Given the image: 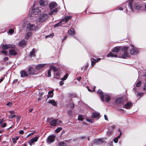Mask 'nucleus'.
Listing matches in <instances>:
<instances>
[{
    "label": "nucleus",
    "instance_id": "13d9d810",
    "mask_svg": "<svg viewBox=\"0 0 146 146\" xmlns=\"http://www.w3.org/2000/svg\"><path fill=\"white\" fill-rule=\"evenodd\" d=\"M86 121H88V122H89L90 123H91L92 122V121L91 120H90V119H86Z\"/></svg>",
    "mask_w": 146,
    "mask_h": 146
},
{
    "label": "nucleus",
    "instance_id": "3c124183",
    "mask_svg": "<svg viewBox=\"0 0 146 146\" xmlns=\"http://www.w3.org/2000/svg\"><path fill=\"white\" fill-rule=\"evenodd\" d=\"M8 59V57H5L3 59V60L4 61H5L7 60Z\"/></svg>",
    "mask_w": 146,
    "mask_h": 146
},
{
    "label": "nucleus",
    "instance_id": "6e6d98bb",
    "mask_svg": "<svg viewBox=\"0 0 146 146\" xmlns=\"http://www.w3.org/2000/svg\"><path fill=\"white\" fill-rule=\"evenodd\" d=\"M81 79V77L80 76H79L77 78V80L78 81H80Z\"/></svg>",
    "mask_w": 146,
    "mask_h": 146
},
{
    "label": "nucleus",
    "instance_id": "9b49d317",
    "mask_svg": "<svg viewBox=\"0 0 146 146\" xmlns=\"http://www.w3.org/2000/svg\"><path fill=\"white\" fill-rule=\"evenodd\" d=\"M116 102L117 104H121L124 103L123 99L121 97L117 98L115 99Z\"/></svg>",
    "mask_w": 146,
    "mask_h": 146
},
{
    "label": "nucleus",
    "instance_id": "a211bd4d",
    "mask_svg": "<svg viewBox=\"0 0 146 146\" xmlns=\"http://www.w3.org/2000/svg\"><path fill=\"white\" fill-rule=\"evenodd\" d=\"M21 76V77H24L27 76L28 74L27 72L24 71H22L20 72Z\"/></svg>",
    "mask_w": 146,
    "mask_h": 146
},
{
    "label": "nucleus",
    "instance_id": "72a5a7b5",
    "mask_svg": "<svg viewBox=\"0 0 146 146\" xmlns=\"http://www.w3.org/2000/svg\"><path fill=\"white\" fill-rule=\"evenodd\" d=\"M141 84V82L140 80H139L136 84V87H140Z\"/></svg>",
    "mask_w": 146,
    "mask_h": 146
},
{
    "label": "nucleus",
    "instance_id": "aec40b11",
    "mask_svg": "<svg viewBox=\"0 0 146 146\" xmlns=\"http://www.w3.org/2000/svg\"><path fill=\"white\" fill-rule=\"evenodd\" d=\"M104 142V140L102 139H97L95 142L97 144H101Z\"/></svg>",
    "mask_w": 146,
    "mask_h": 146
},
{
    "label": "nucleus",
    "instance_id": "f03ea898",
    "mask_svg": "<svg viewBox=\"0 0 146 146\" xmlns=\"http://www.w3.org/2000/svg\"><path fill=\"white\" fill-rule=\"evenodd\" d=\"M57 4L56 3L52 2L50 3L49 7L50 11L49 13L50 15H55L58 11V8L56 7Z\"/></svg>",
    "mask_w": 146,
    "mask_h": 146
},
{
    "label": "nucleus",
    "instance_id": "338daca9",
    "mask_svg": "<svg viewBox=\"0 0 146 146\" xmlns=\"http://www.w3.org/2000/svg\"><path fill=\"white\" fill-rule=\"evenodd\" d=\"M3 120V119H0V125H1V123Z\"/></svg>",
    "mask_w": 146,
    "mask_h": 146
},
{
    "label": "nucleus",
    "instance_id": "49530a36",
    "mask_svg": "<svg viewBox=\"0 0 146 146\" xmlns=\"http://www.w3.org/2000/svg\"><path fill=\"white\" fill-rule=\"evenodd\" d=\"M115 127V125H112L111 126L109 127H108V129L109 130L111 128H112L113 130V129Z\"/></svg>",
    "mask_w": 146,
    "mask_h": 146
},
{
    "label": "nucleus",
    "instance_id": "6ab92c4d",
    "mask_svg": "<svg viewBox=\"0 0 146 146\" xmlns=\"http://www.w3.org/2000/svg\"><path fill=\"white\" fill-rule=\"evenodd\" d=\"M35 70L34 68L32 67H30L29 68L28 71V73L30 74H33Z\"/></svg>",
    "mask_w": 146,
    "mask_h": 146
},
{
    "label": "nucleus",
    "instance_id": "4468645a",
    "mask_svg": "<svg viewBox=\"0 0 146 146\" xmlns=\"http://www.w3.org/2000/svg\"><path fill=\"white\" fill-rule=\"evenodd\" d=\"M72 17L71 16H66L65 17L64 19L62 20V22L64 24L68 21Z\"/></svg>",
    "mask_w": 146,
    "mask_h": 146
},
{
    "label": "nucleus",
    "instance_id": "c756f323",
    "mask_svg": "<svg viewBox=\"0 0 146 146\" xmlns=\"http://www.w3.org/2000/svg\"><path fill=\"white\" fill-rule=\"evenodd\" d=\"M32 35V33L29 31L27 32L26 35L25 36V38L26 39H28Z\"/></svg>",
    "mask_w": 146,
    "mask_h": 146
},
{
    "label": "nucleus",
    "instance_id": "412c9836",
    "mask_svg": "<svg viewBox=\"0 0 146 146\" xmlns=\"http://www.w3.org/2000/svg\"><path fill=\"white\" fill-rule=\"evenodd\" d=\"M92 117L93 118H99L100 117V113H94L92 114Z\"/></svg>",
    "mask_w": 146,
    "mask_h": 146
},
{
    "label": "nucleus",
    "instance_id": "a18cd8bd",
    "mask_svg": "<svg viewBox=\"0 0 146 146\" xmlns=\"http://www.w3.org/2000/svg\"><path fill=\"white\" fill-rule=\"evenodd\" d=\"M16 115L15 114H12V115H10V119H13L14 117H15Z\"/></svg>",
    "mask_w": 146,
    "mask_h": 146
},
{
    "label": "nucleus",
    "instance_id": "5701e85b",
    "mask_svg": "<svg viewBox=\"0 0 146 146\" xmlns=\"http://www.w3.org/2000/svg\"><path fill=\"white\" fill-rule=\"evenodd\" d=\"M50 68L51 70H52L54 72H56L58 70V68L53 65L50 66Z\"/></svg>",
    "mask_w": 146,
    "mask_h": 146
},
{
    "label": "nucleus",
    "instance_id": "20e7f679",
    "mask_svg": "<svg viewBox=\"0 0 146 146\" xmlns=\"http://www.w3.org/2000/svg\"><path fill=\"white\" fill-rule=\"evenodd\" d=\"M48 15L46 14L43 13L40 15L39 17L36 19L38 22L42 23L45 21L48 18Z\"/></svg>",
    "mask_w": 146,
    "mask_h": 146
},
{
    "label": "nucleus",
    "instance_id": "603ef678",
    "mask_svg": "<svg viewBox=\"0 0 146 146\" xmlns=\"http://www.w3.org/2000/svg\"><path fill=\"white\" fill-rule=\"evenodd\" d=\"M24 133V131L22 130H21L19 132V133L21 134H23Z\"/></svg>",
    "mask_w": 146,
    "mask_h": 146
},
{
    "label": "nucleus",
    "instance_id": "a878e982",
    "mask_svg": "<svg viewBox=\"0 0 146 146\" xmlns=\"http://www.w3.org/2000/svg\"><path fill=\"white\" fill-rule=\"evenodd\" d=\"M54 91V90H52L51 91H49L48 92V94L49 95H48L47 98H52L53 96V92Z\"/></svg>",
    "mask_w": 146,
    "mask_h": 146
},
{
    "label": "nucleus",
    "instance_id": "f257e3e1",
    "mask_svg": "<svg viewBox=\"0 0 146 146\" xmlns=\"http://www.w3.org/2000/svg\"><path fill=\"white\" fill-rule=\"evenodd\" d=\"M97 93L100 95L101 101L102 102L104 101V97L105 98L106 102H108L110 101L111 97L110 94L108 93H105L104 95L103 93L100 90H99L97 91Z\"/></svg>",
    "mask_w": 146,
    "mask_h": 146
},
{
    "label": "nucleus",
    "instance_id": "052dcab7",
    "mask_svg": "<svg viewBox=\"0 0 146 146\" xmlns=\"http://www.w3.org/2000/svg\"><path fill=\"white\" fill-rule=\"evenodd\" d=\"M143 89L144 90H146V82L145 83L144 85Z\"/></svg>",
    "mask_w": 146,
    "mask_h": 146
},
{
    "label": "nucleus",
    "instance_id": "393cba45",
    "mask_svg": "<svg viewBox=\"0 0 146 146\" xmlns=\"http://www.w3.org/2000/svg\"><path fill=\"white\" fill-rule=\"evenodd\" d=\"M120 49L119 46H117L114 47L112 50L113 52H117L119 51Z\"/></svg>",
    "mask_w": 146,
    "mask_h": 146
},
{
    "label": "nucleus",
    "instance_id": "6e6552de",
    "mask_svg": "<svg viewBox=\"0 0 146 146\" xmlns=\"http://www.w3.org/2000/svg\"><path fill=\"white\" fill-rule=\"evenodd\" d=\"M42 8L40 7H36L35 9H34V10H32L33 11V14H32V15L33 14L36 15V13H40L42 12Z\"/></svg>",
    "mask_w": 146,
    "mask_h": 146
},
{
    "label": "nucleus",
    "instance_id": "423d86ee",
    "mask_svg": "<svg viewBox=\"0 0 146 146\" xmlns=\"http://www.w3.org/2000/svg\"><path fill=\"white\" fill-rule=\"evenodd\" d=\"M55 138V135H49L47 139V142L48 143H52L54 141Z\"/></svg>",
    "mask_w": 146,
    "mask_h": 146
},
{
    "label": "nucleus",
    "instance_id": "4d7b16f0",
    "mask_svg": "<svg viewBox=\"0 0 146 146\" xmlns=\"http://www.w3.org/2000/svg\"><path fill=\"white\" fill-rule=\"evenodd\" d=\"M34 132H32L31 133H29L27 136V137H29V136H31V135H33V134H34Z\"/></svg>",
    "mask_w": 146,
    "mask_h": 146
},
{
    "label": "nucleus",
    "instance_id": "864d4df0",
    "mask_svg": "<svg viewBox=\"0 0 146 146\" xmlns=\"http://www.w3.org/2000/svg\"><path fill=\"white\" fill-rule=\"evenodd\" d=\"M143 93H138L137 94V95L140 97H141L143 96Z\"/></svg>",
    "mask_w": 146,
    "mask_h": 146
},
{
    "label": "nucleus",
    "instance_id": "473e14b6",
    "mask_svg": "<svg viewBox=\"0 0 146 146\" xmlns=\"http://www.w3.org/2000/svg\"><path fill=\"white\" fill-rule=\"evenodd\" d=\"M39 4L43 7H44L45 5V4L44 3V1L43 0H41L39 1Z\"/></svg>",
    "mask_w": 146,
    "mask_h": 146
},
{
    "label": "nucleus",
    "instance_id": "2f4dec72",
    "mask_svg": "<svg viewBox=\"0 0 146 146\" xmlns=\"http://www.w3.org/2000/svg\"><path fill=\"white\" fill-rule=\"evenodd\" d=\"M9 48V46L7 45H3L2 46V49L3 50H5Z\"/></svg>",
    "mask_w": 146,
    "mask_h": 146
},
{
    "label": "nucleus",
    "instance_id": "0e129e2a",
    "mask_svg": "<svg viewBox=\"0 0 146 146\" xmlns=\"http://www.w3.org/2000/svg\"><path fill=\"white\" fill-rule=\"evenodd\" d=\"M105 119L106 120H108L107 117L106 115H104Z\"/></svg>",
    "mask_w": 146,
    "mask_h": 146
},
{
    "label": "nucleus",
    "instance_id": "39448f33",
    "mask_svg": "<svg viewBox=\"0 0 146 146\" xmlns=\"http://www.w3.org/2000/svg\"><path fill=\"white\" fill-rule=\"evenodd\" d=\"M62 123L60 120H59L58 119H54L51 121L50 123V125L52 126H56L57 125H59Z\"/></svg>",
    "mask_w": 146,
    "mask_h": 146
},
{
    "label": "nucleus",
    "instance_id": "dca6fc26",
    "mask_svg": "<svg viewBox=\"0 0 146 146\" xmlns=\"http://www.w3.org/2000/svg\"><path fill=\"white\" fill-rule=\"evenodd\" d=\"M27 41L24 40H22L19 42V46L22 47L25 46L26 43Z\"/></svg>",
    "mask_w": 146,
    "mask_h": 146
},
{
    "label": "nucleus",
    "instance_id": "c85d7f7f",
    "mask_svg": "<svg viewBox=\"0 0 146 146\" xmlns=\"http://www.w3.org/2000/svg\"><path fill=\"white\" fill-rule=\"evenodd\" d=\"M68 33L70 35L74 34L75 33L74 29L73 28H71L68 31Z\"/></svg>",
    "mask_w": 146,
    "mask_h": 146
},
{
    "label": "nucleus",
    "instance_id": "37998d69",
    "mask_svg": "<svg viewBox=\"0 0 146 146\" xmlns=\"http://www.w3.org/2000/svg\"><path fill=\"white\" fill-rule=\"evenodd\" d=\"M128 49V47L126 46L123 47L122 49V50L123 52H125V51L127 50Z\"/></svg>",
    "mask_w": 146,
    "mask_h": 146
},
{
    "label": "nucleus",
    "instance_id": "5fc2aeb1",
    "mask_svg": "<svg viewBox=\"0 0 146 146\" xmlns=\"http://www.w3.org/2000/svg\"><path fill=\"white\" fill-rule=\"evenodd\" d=\"M15 112L13 111H10V114H14Z\"/></svg>",
    "mask_w": 146,
    "mask_h": 146
},
{
    "label": "nucleus",
    "instance_id": "cd10ccee",
    "mask_svg": "<svg viewBox=\"0 0 146 146\" xmlns=\"http://www.w3.org/2000/svg\"><path fill=\"white\" fill-rule=\"evenodd\" d=\"M107 57H117V55L113 54L111 52H110L107 55Z\"/></svg>",
    "mask_w": 146,
    "mask_h": 146
},
{
    "label": "nucleus",
    "instance_id": "680f3d73",
    "mask_svg": "<svg viewBox=\"0 0 146 146\" xmlns=\"http://www.w3.org/2000/svg\"><path fill=\"white\" fill-rule=\"evenodd\" d=\"M64 84V82L63 81H60V85H62Z\"/></svg>",
    "mask_w": 146,
    "mask_h": 146
},
{
    "label": "nucleus",
    "instance_id": "7c9ffc66",
    "mask_svg": "<svg viewBox=\"0 0 146 146\" xmlns=\"http://www.w3.org/2000/svg\"><path fill=\"white\" fill-rule=\"evenodd\" d=\"M128 55V54L126 52H125L121 56L123 58H126Z\"/></svg>",
    "mask_w": 146,
    "mask_h": 146
},
{
    "label": "nucleus",
    "instance_id": "58836bf2",
    "mask_svg": "<svg viewBox=\"0 0 146 146\" xmlns=\"http://www.w3.org/2000/svg\"><path fill=\"white\" fill-rule=\"evenodd\" d=\"M60 146H66V144L64 142L62 141L59 144Z\"/></svg>",
    "mask_w": 146,
    "mask_h": 146
},
{
    "label": "nucleus",
    "instance_id": "69168bd1",
    "mask_svg": "<svg viewBox=\"0 0 146 146\" xmlns=\"http://www.w3.org/2000/svg\"><path fill=\"white\" fill-rule=\"evenodd\" d=\"M66 37H67V36H64V37L62 40V42L64 41L66 39Z\"/></svg>",
    "mask_w": 146,
    "mask_h": 146
},
{
    "label": "nucleus",
    "instance_id": "e433bc0d",
    "mask_svg": "<svg viewBox=\"0 0 146 146\" xmlns=\"http://www.w3.org/2000/svg\"><path fill=\"white\" fill-rule=\"evenodd\" d=\"M14 30L13 29H10V34L12 35V34H14L15 33Z\"/></svg>",
    "mask_w": 146,
    "mask_h": 146
},
{
    "label": "nucleus",
    "instance_id": "4be33fe9",
    "mask_svg": "<svg viewBox=\"0 0 146 146\" xmlns=\"http://www.w3.org/2000/svg\"><path fill=\"white\" fill-rule=\"evenodd\" d=\"M62 24H64V23H63V22H62V20L59 21L58 23L57 24L55 25H54V27L55 28L61 26L62 25Z\"/></svg>",
    "mask_w": 146,
    "mask_h": 146
},
{
    "label": "nucleus",
    "instance_id": "c03bdc74",
    "mask_svg": "<svg viewBox=\"0 0 146 146\" xmlns=\"http://www.w3.org/2000/svg\"><path fill=\"white\" fill-rule=\"evenodd\" d=\"M1 52L2 53L5 54V55H7V52H6L5 50H3L1 51Z\"/></svg>",
    "mask_w": 146,
    "mask_h": 146
},
{
    "label": "nucleus",
    "instance_id": "f8f14e48",
    "mask_svg": "<svg viewBox=\"0 0 146 146\" xmlns=\"http://www.w3.org/2000/svg\"><path fill=\"white\" fill-rule=\"evenodd\" d=\"M132 106L133 104L129 102L127 103L125 105H123V108H125V109H128L132 107Z\"/></svg>",
    "mask_w": 146,
    "mask_h": 146
},
{
    "label": "nucleus",
    "instance_id": "09e8293b",
    "mask_svg": "<svg viewBox=\"0 0 146 146\" xmlns=\"http://www.w3.org/2000/svg\"><path fill=\"white\" fill-rule=\"evenodd\" d=\"M12 140L13 141V142L14 143H15L17 142L16 139L15 138H13L12 139Z\"/></svg>",
    "mask_w": 146,
    "mask_h": 146
},
{
    "label": "nucleus",
    "instance_id": "f704fd0d",
    "mask_svg": "<svg viewBox=\"0 0 146 146\" xmlns=\"http://www.w3.org/2000/svg\"><path fill=\"white\" fill-rule=\"evenodd\" d=\"M91 61L92 62V66L94 65L96 62V60L93 58H92L91 59Z\"/></svg>",
    "mask_w": 146,
    "mask_h": 146
},
{
    "label": "nucleus",
    "instance_id": "9d476101",
    "mask_svg": "<svg viewBox=\"0 0 146 146\" xmlns=\"http://www.w3.org/2000/svg\"><path fill=\"white\" fill-rule=\"evenodd\" d=\"M131 49L130 50V53L132 54H136L138 53V50L134 48L133 45H131Z\"/></svg>",
    "mask_w": 146,
    "mask_h": 146
},
{
    "label": "nucleus",
    "instance_id": "7ed1b4c3",
    "mask_svg": "<svg viewBox=\"0 0 146 146\" xmlns=\"http://www.w3.org/2000/svg\"><path fill=\"white\" fill-rule=\"evenodd\" d=\"M18 51L15 45L10 44V55H16L17 54Z\"/></svg>",
    "mask_w": 146,
    "mask_h": 146
},
{
    "label": "nucleus",
    "instance_id": "a19ab883",
    "mask_svg": "<svg viewBox=\"0 0 146 146\" xmlns=\"http://www.w3.org/2000/svg\"><path fill=\"white\" fill-rule=\"evenodd\" d=\"M51 70L50 69L48 72V77H50L51 76Z\"/></svg>",
    "mask_w": 146,
    "mask_h": 146
},
{
    "label": "nucleus",
    "instance_id": "ddd939ff",
    "mask_svg": "<svg viewBox=\"0 0 146 146\" xmlns=\"http://www.w3.org/2000/svg\"><path fill=\"white\" fill-rule=\"evenodd\" d=\"M37 51V50L35 48H33L30 52V56L31 57H34L35 55V53Z\"/></svg>",
    "mask_w": 146,
    "mask_h": 146
},
{
    "label": "nucleus",
    "instance_id": "e2e57ef3",
    "mask_svg": "<svg viewBox=\"0 0 146 146\" xmlns=\"http://www.w3.org/2000/svg\"><path fill=\"white\" fill-rule=\"evenodd\" d=\"M6 125V123H5L2 125V127H5Z\"/></svg>",
    "mask_w": 146,
    "mask_h": 146
},
{
    "label": "nucleus",
    "instance_id": "2eb2a0df",
    "mask_svg": "<svg viewBox=\"0 0 146 146\" xmlns=\"http://www.w3.org/2000/svg\"><path fill=\"white\" fill-rule=\"evenodd\" d=\"M46 65V64H40L36 65V69L37 70H40L42 68L44 67Z\"/></svg>",
    "mask_w": 146,
    "mask_h": 146
},
{
    "label": "nucleus",
    "instance_id": "8fccbe9b",
    "mask_svg": "<svg viewBox=\"0 0 146 146\" xmlns=\"http://www.w3.org/2000/svg\"><path fill=\"white\" fill-rule=\"evenodd\" d=\"M72 111L71 110H69L68 112V113L69 115L70 116L71 115Z\"/></svg>",
    "mask_w": 146,
    "mask_h": 146
},
{
    "label": "nucleus",
    "instance_id": "f3484780",
    "mask_svg": "<svg viewBox=\"0 0 146 146\" xmlns=\"http://www.w3.org/2000/svg\"><path fill=\"white\" fill-rule=\"evenodd\" d=\"M133 7L134 9L138 10L141 7V6L140 4H139L137 3H135L133 5Z\"/></svg>",
    "mask_w": 146,
    "mask_h": 146
},
{
    "label": "nucleus",
    "instance_id": "79ce46f5",
    "mask_svg": "<svg viewBox=\"0 0 146 146\" xmlns=\"http://www.w3.org/2000/svg\"><path fill=\"white\" fill-rule=\"evenodd\" d=\"M62 128L61 127H58L55 130V131L56 133H58L62 130Z\"/></svg>",
    "mask_w": 146,
    "mask_h": 146
},
{
    "label": "nucleus",
    "instance_id": "b1692460",
    "mask_svg": "<svg viewBox=\"0 0 146 146\" xmlns=\"http://www.w3.org/2000/svg\"><path fill=\"white\" fill-rule=\"evenodd\" d=\"M132 2H133V0H130L129 3L128 5L129 7L130 8V10L131 11H133V6H132Z\"/></svg>",
    "mask_w": 146,
    "mask_h": 146
},
{
    "label": "nucleus",
    "instance_id": "774afa93",
    "mask_svg": "<svg viewBox=\"0 0 146 146\" xmlns=\"http://www.w3.org/2000/svg\"><path fill=\"white\" fill-rule=\"evenodd\" d=\"M100 60H101L100 58H98L97 59H96V62L99 61Z\"/></svg>",
    "mask_w": 146,
    "mask_h": 146
},
{
    "label": "nucleus",
    "instance_id": "de8ad7c7",
    "mask_svg": "<svg viewBox=\"0 0 146 146\" xmlns=\"http://www.w3.org/2000/svg\"><path fill=\"white\" fill-rule=\"evenodd\" d=\"M113 141L115 143H117L118 142V139H117V138L115 137Z\"/></svg>",
    "mask_w": 146,
    "mask_h": 146
},
{
    "label": "nucleus",
    "instance_id": "c9c22d12",
    "mask_svg": "<svg viewBox=\"0 0 146 146\" xmlns=\"http://www.w3.org/2000/svg\"><path fill=\"white\" fill-rule=\"evenodd\" d=\"M84 119L83 116L81 115H79L78 117V120L82 121Z\"/></svg>",
    "mask_w": 146,
    "mask_h": 146
},
{
    "label": "nucleus",
    "instance_id": "bf43d9fd",
    "mask_svg": "<svg viewBox=\"0 0 146 146\" xmlns=\"http://www.w3.org/2000/svg\"><path fill=\"white\" fill-rule=\"evenodd\" d=\"M56 75L58 76H59L60 75V73L59 72H58L55 73Z\"/></svg>",
    "mask_w": 146,
    "mask_h": 146
},
{
    "label": "nucleus",
    "instance_id": "1a4fd4ad",
    "mask_svg": "<svg viewBox=\"0 0 146 146\" xmlns=\"http://www.w3.org/2000/svg\"><path fill=\"white\" fill-rule=\"evenodd\" d=\"M35 27V25L31 23H28L27 25V30L28 31L33 30Z\"/></svg>",
    "mask_w": 146,
    "mask_h": 146
},
{
    "label": "nucleus",
    "instance_id": "bb28decb",
    "mask_svg": "<svg viewBox=\"0 0 146 146\" xmlns=\"http://www.w3.org/2000/svg\"><path fill=\"white\" fill-rule=\"evenodd\" d=\"M49 103L51 104L53 106H56L57 105L56 102L53 100L49 101Z\"/></svg>",
    "mask_w": 146,
    "mask_h": 146
},
{
    "label": "nucleus",
    "instance_id": "4c0bfd02",
    "mask_svg": "<svg viewBox=\"0 0 146 146\" xmlns=\"http://www.w3.org/2000/svg\"><path fill=\"white\" fill-rule=\"evenodd\" d=\"M68 76V74H66L64 75V76L61 79V80H65L66 79Z\"/></svg>",
    "mask_w": 146,
    "mask_h": 146
},
{
    "label": "nucleus",
    "instance_id": "0eeeda50",
    "mask_svg": "<svg viewBox=\"0 0 146 146\" xmlns=\"http://www.w3.org/2000/svg\"><path fill=\"white\" fill-rule=\"evenodd\" d=\"M39 137V135H37L34 138L30 139L28 141V143L31 146L35 142H36L38 140V139Z\"/></svg>",
    "mask_w": 146,
    "mask_h": 146
},
{
    "label": "nucleus",
    "instance_id": "ea45409f",
    "mask_svg": "<svg viewBox=\"0 0 146 146\" xmlns=\"http://www.w3.org/2000/svg\"><path fill=\"white\" fill-rule=\"evenodd\" d=\"M54 36L53 34H50L49 35H47L46 36V38H52Z\"/></svg>",
    "mask_w": 146,
    "mask_h": 146
}]
</instances>
